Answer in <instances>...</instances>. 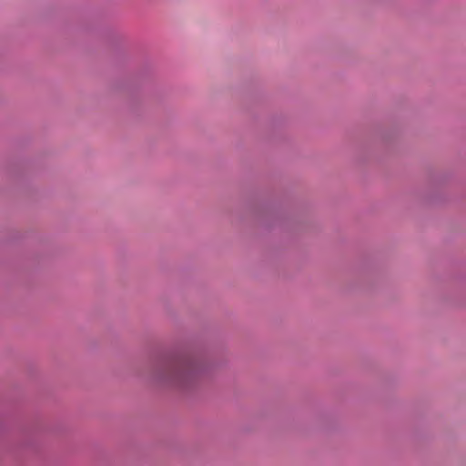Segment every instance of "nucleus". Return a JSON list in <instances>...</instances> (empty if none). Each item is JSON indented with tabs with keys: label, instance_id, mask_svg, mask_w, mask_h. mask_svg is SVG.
Listing matches in <instances>:
<instances>
[{
	"label": "nucleus",
	"instance_id": "1",
	"mask_svg": "<svg viewBox=\"0 0 466 466\" xmlns=\"http://www.w3.org/2000/svg\"><path fill=\"white\" fill-rule=\"evenodd\" d=\"M191 371V364L187 360H174L167 364L165 371L168 379L174 380H182L188 376Z\"/></svg>",
	"mask_w": 466,
	"mask_h": 466
}]
</instances>
